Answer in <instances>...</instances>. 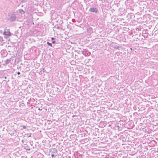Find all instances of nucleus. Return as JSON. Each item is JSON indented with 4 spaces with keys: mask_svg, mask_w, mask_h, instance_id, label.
I'll return each mask as SVG.
<instances>
[{
    "mask_svg": "<svg viewBox=\"0 0 158 158\" xmlns=\"http://www.w3.org/2000/svg\"><path fill=\"white\" fill-rule=\"evenodd\" d=\"M3 33L6 38L7 37L6 36H10L11 35V33L9 31V30L8 29L5 30Z\"/></svg>",
    "mask_w": 158,
    "mask_h": 158,
    "instance_id": "f257e3e1",
    "label": "nucleus"
},
{
    "mask_svg": "<svg viewBox=\"0 0 158 158\" xmlns=\"http://www.w3.org/2000/svg\"><path fill=\"white\" fill-rule=\"evenodd\" d=\"M16 18L15 14H12L10 17V19L11 21H14L16 19Z\"/></svg>",
    "mask_w": 158,
    "mask_h": 158,
    "instance_id": "f03ea898",
    "label": "nucleus"
},
{
    "mask_svg": "<svg viewBox=\"0 0 158 158\" xmlns=\"http://www.w3.org/2000/svg\"><path fill=\"white\" fill-rule=\"evenodd\" d=\"M89 11L90 12L97 13L98 12V10L96 8H90L89 9Z\"/></svg>",
    "mask_w": 158,
    "mask_h": 158,
    "instance_id": "7ed1b4c3",
    "label": "nucleus"
},
{
    "mask_svg": "<svg viewBox=\"0 0 158 158\" xmlns=\"http://www.w3.org/2000/svg\"><path fill=\"white\" fill-rule=\"evenodd\" d=\"M10 62V59H7L5 61L6 64H8Z\"/></svg>",
    "mask_w": 158,
    "mask_h": 158,
    "instance_id": "20e7f679",
    "label": "nucleus"
},
{
    "mask_svg": "<svg viewBox=\"0 0 158 158\" xmlns=\"http://www.w3.org/2000/svg\"><path fill=\"white\" fill-rule=\"evenodd\" d=\"M55 39V38H54L53 37H52V44H55V41H53Z\"/></svg>",
    "mask_w": 158,
    "mask_h": 158,
    "instance_id": "39448f33",
    "label": "nucleus"
},
{
    "mask_svg": "<svg viewBox=\"0 0 158 158\" xmlns=\"http://www.w3.org/2000/svg\"><path fill=\"white\" fill-rule=\"evenodd\" d=\"M47 44H48L49 46H50L51 47H52V44L50 43L49 42H47Z\"/></svg>",
    "mask_w": 158,
    "mask_h": 158,
    "instance_id": "423d86ee",
    "label": "nucleus"
},
{
    "mask_svg": "<svg viewBox=\"0 0 158 158\" xmlns=\"http://www.w3.org/2000/svg\"><path fill=\"white\" fill-rule=\"evenodd\" d=\"M20 12L21 14H23L24 13V11L23 10H20Z\"/></svg>",
    "mask_w": 158,
    "mask_h": 158,
    "instance_id": "0eeeda50",
    "label": "nucleus"
},
{
    "mask_svg": "<svg viewBox=\"0 0 158 158\" xmlns=\"http://www.w3.org/2000/svg\"><path fill=\"white\" fill-rule=\"evenodd\" d=\"M3 41L2 38L1 36H0V42H2Z\"/></svg>",
    "mask_w": 158,
    "mask_h": 158,
    "instance_id": "6e6552de",
    "label": "nucleus"
},
{
    "mask_svg": "<svg viewBox=\"0 0 158 158\" xmlns=\"http://www.w3.org/2000/svg\"><path fill=\"white\" fill-rule=\"evenodd\" d=\"M53 152L54 153H55L56 152L57 153V151L56 150L54 149Z\"/></svg>",
    "mask_w": 158,
    "mask_h": 158,
    "instance_id": "1a4fd4ad",
    "label": "nucleus"
},
{
    "mask_svg": "<svg viewBox=\"0 0 158 158\" xmlns=\"http://www.w3.org/2000/svg\"><path fill=\"white\" fill-rule=\"evenodd\" d=\"M51 156L52 157V158H54L53 157H54L55 156V155L54 154H52V155H51Z\"/></svg>",
    "mask_w": 158,
    "mask_h": 158,
    "instance_id": "9d476101",
    "label": "nucleus"
},
{
    "mask_svg": "<svg viewBox=\"0 0 158 158\" xmlns=\"http://www.w3.org/2000/svg\"><path fill=\"white\" fill-rule=\"evenodd\" d=\"M23 129H25L26 128V127L25 126H23Z\"/></svg>",
    "mask_w": 158,
    "mask_h": 158,
    "instance_id": "9b49d317",
    "label": "nucleus"
},
{
    "mask_svg": "<svg viewBox=\"0 0 158 158\" xmlns=\"http://www.w3.org/2000/svg\"><path fill=\"white\" fill-rule=\"evenodd\" d=\"M17 74L18 75H19L20 74V73L19 72H18Z\"/></svg>",
    "mask_w": 158,
    "mask_h": 158,
    "instance_id": "f8f14e48",
    "label": "nucleus"
},
{
    "mask_svg": "<svg viewBox=\"0 0 158 158\" xmlns=\"http://www.w3.org/2000/svg\"><path fill=\"white\" fill-rule=\"evenodd\" d=\"M4 78H5V79H6V77H4Z\"/></svg>",
    "mask_w": 158,
    "mask_h": 158,
    "instance_id": "ddd939ff",
    "label": "nucleus"
},
{
    "mask_svg": "<svg viewBox=\"0 0 158 158\" xmlns=\"http://www.w3.org/2000/svg\"><path fill=\"white\" fill-rule=\"evenodd\" d=\"M31 136V135H29L28 137H30Z\"/></svg>",
    "mask_w": 158,
    "mask_h": 158,
    "instance_id": "4468645a",
    "label": "nucleus"
},
{
    "mask_svg": "<svg viewBox=\"0 0 158 158\" xmlns=\"http://www.w3.org/2000/svg\"><path fill=\"white\" fill-rule=\"evenodd\" d=\"M131 50H132V48H131Z\"/></svg>",
    "mask_w": 158,
    "mask_h": 158,
    "instance_id": "2eb2a0df",
    "label": "nucleus"
}]
</instances>
